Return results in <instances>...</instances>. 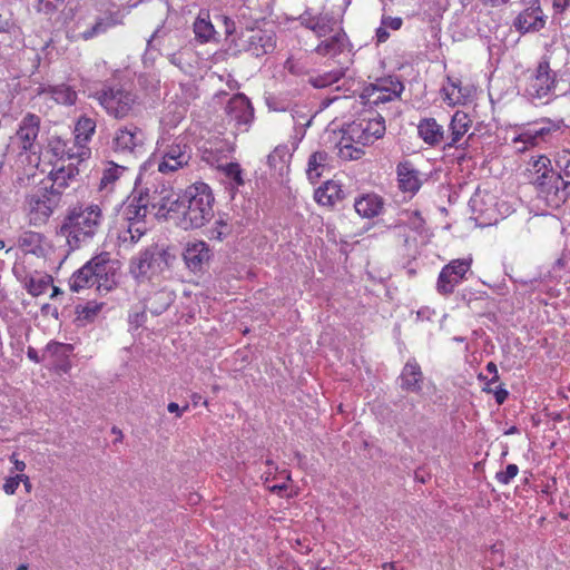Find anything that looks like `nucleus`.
<instances>
[{
	"instance_id": "20",
	"label": "nucleus",
	"mask_w": 570,
	"mask_h": 570,
	"mask_svg": "<svg viewBox=\"0 0 570 570\" xmlns=\"http://www.w3.org/2000/svg\"><path fill=\"white\" fill-rule=\"evenodd\" d=\"M244 50L252 56L259 58L274 51L276 40L273 35L266 33L262 30L252 32L244 40Z\"/></svg>"
},
{
	"instance_id": "23",
	"label": "nucleus",
	"mask_w": 570,
	"mask_h": 570,
	"mask_svg": "<svg viewBox=\"0 0 570 570\" xmlns=\"http://www.w3.org/2000/svg\"><path fill=\"white\" fill-rule=\"evenodd\" d=\"M350 41L343 29H338L322 40L315 48L320 56L336 57L345 50H350Z\"/></svg>"
},
{
	"instance_id": "17",
	"label": "nucleus",
	"mask_w": 570,
	"mask_h": 570,
	"mask_svg": "<svg viewBox=\"0 0 570 570\" xmlns=\"http://www.w3.org/2000/svg\"><path fill=\"white\" fill-rule=\"evenodd\" d=\"M78 174V168L69 164L68 166L52 169L43 181L47 183V187L50 190L58 193V197L62 202V196L66 194L71 183L76 180Z\"/></svg>"
},
{
	"instance_id": "19",
	"label": "nucleus",
	"mask_w": 570,
	"mask_h": 570,
	"mask_svg": "<svg viewBox=\"0 0 570 570\" xmlns=\"http://www.w3.org/2000/svg\"><path fill=\"white\" fill-rule=\"evenodd\" d=\"M423 379L420 364L415 358H409L399 376L400 387L406 392L421 393Z\"/></svg>"
},
{
	"instance_id": "45",
	"label": "nucleus",
	"mask_w": 570,
	"mask_h": 570,
	"mask_svg": "<svg viewBox=\"0 0 570 570\" xmlns=\"http://www.w3.org/2000/svg\"><path fill=\"white\" fill-rule=\"evenodd\" d=\"M442 92L444 95L443 99L448 105H459L465 99L460 80L454 81L450 79L449 83L442 88Z\"/></svg>"
},
{
	"instance_id": "27",
	"label": "nucleus",
	"mask_w": 570,
	"mask_h": 570,
	"mask_svg": "<svg viewBox=\"0 0 570 570\" xmlns=\"http://www.w3.org/2000/svg\"><path fill=\"white\" fill-rule=\"evenodd\" d=\"M195 39L200 43H207L217 40V32L213 26L209 12L202 10L193 23Z\"/></svg>"
},
{
	"instance_id": "51",
	"label": "nucleus",
	"mask_w": 570,
	"mask_h": 570,
	"mask_svg": "<svg viewBox=\"0 0 570 570\" xmlns=\"http://www.w3.org/2000/svg\"><path fill=\"white\" fill-rule=\"evenodd\" d=\"M63 3L65 0H35V9L38 13L52 16Z\"/></svg>"
},
{
	"instance_id": "31",
	"label": "nucleus",
	"mask_w": 570,
	"mask_h": 570,
	"mask_svg": "<svg viewBox=\"0 0 570 570\" xmlns=\"http://www.w3.org/2000/svg\"><path fill=\"white\" fill-rule=\"evenodd\" d=\"M91 267L88 261L71 275L69 278V287L72 292L78 293L81 289L90 288L96 285L94 281L95 272H92Z\"/></svg>"
},
{
	"instance_id": "36",
	"label": "nucleus",
	"mask_w": 570,
	"mask_h": 570,
	"mask_svg": "<svg viewBox=\"0 0 570 570\" xmlns=\"http://www.w3.org/2000/svg\"><path fill=\"white\" fill-rule=\"evenodd\" d=\"M554 131L557 130H552L550 127L547 126H541L539 128H532L523 131L514 139V141H520L525 145L535 146L541 141L547 142Z\"/></svg>"
},
{
	"instance_id": "3",
	"label": "nucleus",
	"mask_w": 570,
	"mask_h": 570,
	"mask_svg": "<svg viewBox=\"0 0 570 570\" xmlns=\"http://www.w3.org/2000/svg\"><path fill=\"white\" fill-rule=\"evenodd\" d=\"M102 220V210L98 205L78 203L67 209L58 235L66 238L71 250L79 249L94 239Z\"/></svg>"
},
{
	"instance_id": "2",
	"label": "nucleus",
	"mask_w": 570,
	"mask_h": 570,
	"mask_svg": "<svg viewBox=\"0 0 570 570\" xmlns=\"http://www.w3.org/2000/svg\"><path fill=\"white\" fill-rule=\"evenodd\" d=\"M214 203L212 188L197 181L176 196L174 219L185 230L200 228L214 217Z\"/></svg>"
},
{
	"instance_id": "44",
	"label": "nucleus",
	"mask_w": 570,
	"mask_h": 570,
	"mask_svg": "<svg viewBox=\"0 0 570 570\" xmlns=\"http://www.w3.org/2000/svg\"><path fill=\"white\" fill-rule=\"evenodd\" d=\"M20 35V27L11 18H3L0 14V47L9 45L12 39L18 38Z\"/></svg>"
},
{
	"instance_id": "15",
	"label": "nucleus",
	"mask_w": 570,
	"mask_h": 570,
	"mask_svg": "<svg viewBox=\"0 0 570 570\" xmlns=\"http://www.w3.org/2000/svg\"><path fill=\"white\" fill-rule=\"evenodd\" d=\"M91 269L95 272L94 281L97 291L110 292L116 286V268L109 257V253H101L90 261Z\"/></svg>"
},
{
	"instance_id": "61",
	"label": "nucleus",
	"mask_w": 570,
	"mask_h": 570,
	"mask_svg": "<svg viewBox=\"0 0 570 570\" xmlns=\"http://www.w3.org/2000/svg\"><path fill=\"white\" fill-rule=\"evenodd\" d=\"M168 60L171 65L178 67L180 70H185V59L183 52H175L168 56Z\"/></svg>"
},
{
	"instance_id": "41",
	"label": "nucleus",
	"mask_w": 570,
	"mask_h": 570,
	"mask_svg": "<svg viewBox=\"0 0 570 570\" xmlns=\"http://www.w3.org/2000/svg\"><path fill=\"white\" fill-rule=\"evenodd\" d=\"M104 305V303H98L96 301H88L85 304L77 305V320L85 323L94 322V320L102 309Z\"/></svg>"
},
{
	"instance_id": "52",
	"label": "nucleus",
	"mask_w": 570,
	"mask_h": 570,
	"mask_svg": "<svg viewBox=\"0 0 570 570\" xmlns=\"http://www.w3.org/2000/svg\"><path fill=\"white\" fill-rule=\"evenodd\" d=\"M40 242L41 235L36 232H24L18 239L19 246L28 252H35Z\"/></svg>"
},
{
	"instance_id": "38",
	"label": "nucleus",
	"mask_w": 570,
	"mask_h": 570,
	"mask_svg": "<svg viewBox=\"0 0 570 570\" xmlns=\"http://www.w3.org/2000/svg\"><path fill=\"white\" fill-rule=\"evenodd\" d=\"M126 170L125 166H119L115 163H109L101 173L98 188L99 190L112 189L115 183L120 178L122 173Z\"/></svg>"
},
{
	"instance_id": "58",
	"label": "nucleus",
	"mask_w": 570,
	"mask_h": 570,
	"mask_svg": "<svg viewBox=\"0 0 570 570\" xmlns=\"http://www.w3.org/2000/svg\"><path fill=\"white\" fill-rule=\"evenodd\" d=\"M20 484V480H18V474L13 476H9L4 480L2 489L6 494L12 495L16 493L18 487Z\"/></svg>"
},
{
	"instance_id": "62",
	"label": "nucleus",
	"mask_w": 570,
	"mask_h": 570,
	"mask_svg": "<svg viewBox=\"0 0 570 570\" xmlns=\"http://www.w3.org/2000/svg\"><path fill=\"white\" fill-rule=\"evenodd\" d=\"M52 150L57 156H60L61 158L67 157L70 159L73 157L72 154L66 150V144L61 140L57 141V144L52 147Z\"/></svg>"
},
{
	"instance_id": "47",
	"label": "nucleus",
	"mask_w": 570,
	"mask_h": 570,
	"mask_svg": "<svg viewBox=\"0 0 570 570\" xmlns=\"http://www.w3.org/2000/svg\"><path fill=\"white\" fill-rule=\"evenodd\" d=\"M459 281L441 269L436 279V292L442 296H449L454 292V288L459 285Z\"/></svg>"
},
{
	"instance_id": "40",
	"label": "nucleus",
	"mask_w": 570,
	"mask_h": 570,
	"mask_svg": "<svg viewBox=\"0 0 570 570\" xmlns=\"http://www.w3.org/2000/svg\"><path fill=\"white\" fill-rule=\"evenodd\" d=\"M345 76V69L338 68L331 71H326L324 73L311 76L308 78V83L314 88H326L334 83H337Z\"/></svg>"
},
{
	"instance_id": "64",
	"label": "nucleus",
	"mask_w": 570,
	"mask_h": 570,
	"mask_svg": "<svg viewBox=\"0 0 570 570\" xmlns=\"http://www.w3.org/2000/svg\"><path fill=\"white\" fill-rule=\"evenodd\" d=\"M508 396H509V392L502 385H500L495 389L494 399L499 405L503 404L507 401Z\"/></svg>"
},
{
	"instance_id": "54",
	"label": "nucleus",
	"mask_w": 570,
	"mask_h": 570,
	"mask_svg": "<svg viewBox=\"0 0 570 570\" xmlns=\"http://www.w3.org/2000/svg\"><path fill=\"white\" fill-rule=\"evenodd\" d=\"M222 151H223L222 142L210 144L209 147L204 148L203 159L210 165H215L216 163L219 161L220 157L218 156V154H220Z\"/></svg>"
},
{
	"instance_id": "32",
	"label": "nucleus",
	"mask_w": 570,
	"mask_h": 570,
	"mask_svg": "<svg viewBox=\"0 0 570 570\" xmlns=\"http://www.w3.org/2000/svg\"><path fill=\"white\" fill-rule=\"evenodd\" d=\"M493 204V197L491 195H480L475 194L473 197H471L469 202V206L472 209L474 214H478V217L480 219H483L485 224H492V220L495 223L497 218H492L491 213L493 209L488 206Z\"/></svg>"
},
{
	"instance_id": "11",
	"label": "nucleus",
	"mask_w": 570,
	"mask_h": 570,
	"mask_svg": "<svg viewBox=\"0 0 570 570\" xmlns=\"http://www.w3.org/2000/svg\"><path fill=\"white\" fill-rule=\"evenodd\" d=\"M140 196L144 197V203L147 205L149 213L154 214L157 218H174L175 208L174 202L177 195L174 194L171 188L166 186L146 187L138 190Z\"/></svg>"
},
{
	"instance_id": "5",
	"label": "nucleus",
	"mask_w": 570,
	"mask_h": 570,
	"mask_svg": "<svg viewBox=\"0 0 570 570\" xmlns=\"http://www.w3.org/2000/svg\"><path fill=\"white\" fill-rule=\"evenodd\" d=\"M170 254L167 249L151 245L129 261V274L138 283H149L170 266Z\"/></svg>"
},
{
	"instance_id": "60",
	"label": "nucleus",
	"mask_w": 570,
	"mask_h": 570,
	"mask_svg": "<svg viewBox=\"0 0 570 570\" xmlns=\"http://www.w3.org/2000/svg\"><path fill=\"white\" fill-rule=\"evenodd\" d=\"M410 225L413 229L420 232L423 228L424 219L420 212L415 210L411 214Z\"/></svg>"
},
{
	"instance_id": "39",
	"label": "nucleus",
	"mask_w": 570,
	"mask_h": 570,
	"mask_svg": "<svg viewBox=\"0 0 570 570\" xmlns=\"http://www.w3.org/2000/svg\"><path fill=\"white\" fill-rule=\"evenodd\" d=\"M328 159L327 153L315 151L313 153L307 161L306 174L311 183H316L322 176V170Z\"/></svg>"
},
{
	"instance_id": "14",
	"label": "nucleus",
	"mask_w": 570,
	"mask_h": 570,
	"mask_svg": "<svg viewBox=\"0 0 570 570\" xmlns=\"http://www.w3.org/2000/svg\"><path fill=\"white\" fill-rule=\"evenodd\" d=\"M472 121L468 114L456 110L452 116L446 134V141L443 145V150L450 149H465L468 147V139L463 140L466 132L470 130Z\"/></svg>"
},
{
	"instance_id": "25",
	"label": "nucleus",
	"mask_w": 570,
	"mask_h": 570,
	"mask_svg": "<svg viewBox=\"0 0 570 570\" xmlns=\"http://www.w3.org/2000/svg\"><path fill=\"white\" fill-rule=\"evenodd\" d=\"M183 256L187 267L193 272H198L203 264L209 261L210 250L205 242L199 240L188 244Z\"/></svg>"
},
{
	"instance_id": "29",
	"label": "nucleus",
	"mask_w": 570,
	"mask_h": 570,
	"mask_svg": "<svg viewBox=\"0 0 570 570\" xmlns=\"http://www.w3.org/2000/svg\"><path fill=\"white\" fill-rule=\"evenodd\" d=\"M355 212L363 218H373L377 216L382 208V198L375 194H366L355 199Z\"/></svg>"
},
{
	"instance_id": "42",
	"label": "nucleus",
	"mask_w": 570,
	"mask_h": 570,
	"mask_svg": "<svg viewBox=\"0 0 570 570\" xmlns=\"http://www.w3.org/2000/svg\"><path fill=\"white\" fill-rule=\"evenodd\" d=\"M336 24V21L333 16L328 13H320L316 14L315 23L313 24L312 31L318 37V38H326L327 36L335 32L334 26Z\"/></svg>"
},
{
	"instance_id": "18",
	"label": "nucleus",
	"mask_w": 570,
	"mask_h": 570,
	"mask_svg": "<svg viewBox=\"0 0 570 570\" xmlns=\"http://www.w3.org/2000/svg\"><path fill=\"white\" fill-rule=\"evenodd\" d=\"M417 135L430 147L442 146L446 141V134L435 118L425 117L417 124Z\"/></svg>"
},
{
	"instance_id": "35",
	"label": "nucleus",
	"mask_w": 570,
	"mask_h": 570,
	"mask_svg": "<svg viewBox=\"0 0 570 570\" xmlns=\"http://www.w3.org/2000/svg\"><path fill=\"white\" fill-rule=\"evenodd\" d=\"M43 92L49 95L56 102L65 106H72L77 100L76 90L66 83L55 86L49 85L43 89Z\"/></svg>"
},
{
	"instance_id": "1",
	"label": "nucleus",
	"mask_w": 570,
	"mask_h": 570,
	"mask_svg": "<svg viewBox=\"0 0 570 570\" xmlns=\"http://www.w3.org/2000/svg\"><path fill=\"white\" fill-rule=\"evenodd\" d=\"M385 119L376 111H364L357 119L345 125L336 142L337 155L343 160H357L364 155L363 147L374 144L385 134Z\"/></svg>"
},
{
	"instance_id": "7",
	"label": "nucleus",
	"mask_w": 570,
	"mask_h": 570,
	"mask_svg": "<svg viewBox=\"0 0 570 570\" xmlns=\"http://www.w3.org/2000/svg\"><path fill=\"white\" fill-rule=\"evenodd\" d=\"M60 204L58 193L50 190L47 183L41 181L36 189L26 196V209L30 224L40 226L47 223Z\"/></svg>"
},
{
	"instance_id": "28",
	"label": "nucleus",
	"mask_w": 570,
	"mask_h": 570,
	"mask_svg": "<svg viewBox=\"0 0 570 570\" xmlns=\"http://www.w3.org/2000/svg\"><path fill=\"white\" fill-rule=\"evenodd\" d=\"M176 295L167 287L153 293L146 299L147 309L154 315H160L175 302Z\"/></svg>"
},
{
	"instance_id": "6",
	"label": "nucleus",
	"mask_w": 570,
	"mask_h": 570,
	"mask_svg": "<svg viewBox=\"0 0 570 570\" xmlns=\"http://www.w3.org/2000/svg\"><path fill=\"white\" fill-rule=\"evenodd\" d=\"M193 149L186 137L160 138L154 158H159L158 171L161 174L175 173L189 165Z\"/></svg>"
},
{
	"instance_id": "55",
	"label": "nucleus",
	"mask_w": 570,
	"mask_h": 570,
	"mask_svg": "<svg viewBox=\"0 0 570 570\" xmlns=\"http://www.w3.org/2000/svg\"><path fill=\"white\" fill-rule=\"evenodd\" d=\"M226 176L232 179L237 186L244 185L243 170L237 163H229L225 167Z\"/></svg>"
},
{
	"instance_id": "33",
	"label": "nucleus",
	"mask_w": 570,
	"mask_h": 570,
	"mask_svg": "<svg viewBox=\"0 0 570 570\" xmlns=\"http://www.w3.org/2000/svg\"><path fill=\"white\" fill-rule=\"evenodd\" d=\"M96 131V120L87 115L78 118L75 125V141L79 147H85Z\"/></svg>"
},
{
	"instance_id": "34",
	"label": "nucleus",
	"mask_w": 570,
	"mask_h": 570,
	"mask_svg": "<svg viewBox=\"0 0 570 570\" xmlns=\"http://www.w3.org/2000/svg\"><path fill=\"white\" fill-rule=\"evenodd\" d=\"M361 104L364 106H379L396 99L392 94L383 90L375 83H372L363 89L360 95Z\"/></svg>"
},
{
	"instance_id": "63",
	"label": "nucleus",
	"mask_w": 570,
	"mask_h": 570,
	"mask_svg": "<svg viewBox=\"0 0 570 570\" xmlns=\"http://www.w3.org/2000/svg\"><path fill=\"white\" fill-rule=\"evenodd\" d=\"M9 461L12 463V469H11V472H23L24 469H26V463L20 460L17 455V453H12L10 456H9Z\"/></svg>"
},
{
	"instance_id": "59",
	"label": "nucleus",
	"mask_w": 570,
	"mask_h": 570,
	"mask_svg": "<svg viewBox=\"0 0 570 570\" xmlns=\"http://www.w3.org/2000/svg\"><path fill=\"white\" fill-rule=\"evenodd\" d=\"M381 23L389 29L399 30L402 27V19L399 17H383Z\"/></svg>"
},
{
	"instance_id": "10",
	"label": "nucleus",
	"mask_w": 570,
	"mask_h": 570,
	"mask_svg": "<svg viewBox=\"0 0 570 570\" xmlns=\"http://www.w3.org/2000/svg\"><path fill=\"white\" fill-rule=\"evenodd\" d=\"M225 115L228 122H233L239 132L249 131L254 120L255 110L249 98L243 94H235L225 106Z\"/></svg>"
},
{
	"instance_id": "49",
	"label": "nucleus",
	"mask_w": 570,
	"mask_h": 570,
	"mask_svg": "<svg viewBox=\"0 0 570 570\" xmlns=\"http://www.w3.org/2000/svg\"><path fill=\"white\" fill-rule=\"evenodd\" d=\"M375 85L396 98H399L404 90L402 81L397 77L392 76L377 80Z\"/></svg>"
},
{
	"instance_id": "13",
	"label": "nucleus",
	"mask_w": 570,
	"mask_h": 570,
	"mask_svg": "<svg viewBox=\"0 0 570 570\" xmlns=\"http://www.w3.org/2000/svg\"><path fill=\"white\" fill-rule=\"evenodd\" d=\"M41 119L38 115L26 114L18 125L16 134L11 137L10 145L19 150V154L36 153Z\"/></svg>"
},
{
	"instance_id": "57",
	"label": "nucleus",
	"mask_w": 570,
	"mask_h": 570,
	"mask_svg": "<svg viewBox=\"0 0 570 570\" xmlns=\"http://www.w3.org/2000/svg\"><path fill=\"white\" fill-rule=\"evenodd\" d=\"M297 20L299 21L301 26L312 30L316 20V16L313 14L312 10L307 8L302 14L298 16Z\"/></svg>"
},
{
	"instance_id": "46",
	"label": "nucleus",
	"mask_w": 570,
	"mask_h": 570,
	"mask_svg": "<svg viewBox=\"0 0 570 570\" xmlns=\"http://www.w3.org/2000/svg\"><path fill=\"white\" fill-rule=\"evenodd\" d=\"M52 279L50 276H30L24 281L26 291L32 296H39L43 294L50 286Z\"/></svg>"
},
{
	"instance_id": "24",
	"label": "nucleus",
	"mask_w": 570,
	"mask_h": 570,
	"mask_svg": "<svg viewBox=\"0 0 570 570\" xmlns=\"http://www.w3.org/2000/svg\"><path fill=\"white\" fill-rule=\"evenodd\" d=\"M73 347L71 344L50 341L45 348L43 358H51V365L67 373L70 368L69 355Z\"/></svg>"
},
{
	"instance_id": "53",
	"label": "nucleus",
	"mask_w": 570,
	"mask_h": 570,
	"mask_svg": "<svg viewBox=\"0 0 570 570\" xmlns=\"http://www.w3.org/2000/svg\"><path fill=\"white\" fill-rule=\"evenodd\" d=\"M519 468L514 463H510L507 465L504 471H499L495 474V479L501 484H509L518 474Z\"/></svg>"
},
{
	"instance_id": "43",
	"label": "nucleus",
	"mask_w": 570,
	"mask_h": 570,
	"mask_svg": "<svg viewBox=\"0 0 570 570\" xmlns=\"http://www.w3.org/2000/svg\"><path fill=\"white\" fill-rule=\"evenodd\" d=\"M442 269L445 271L449 274V276H452L455 279H458L459 283L461 284L465 279L468 272H470L471 269V259H453L449 264L443 266Z\"/></svg>"
},
{
	"instance_id": "50",
	"label": "nucleus",
	"mask_w": 570,
	"mask_h": 570,
	"mask_svg": "<svg viewBox=\"0 0 570 570\" xmlns=\"http://www.w3.org/2000/svg\"><path fill=\"white\" fill-rule=\"evenodd\" d=\"M111 23L105 19H98L90 28L79 32L75 37L81 38L83 40L92 39L101 33H105Z\"/></svg>"
},
{
	"instance_id": "56",
	"label": "nucleus",
	"mask_w": 570,
	"mask_h": 570,
	"mask_svg": "<svg viewBox=\"0 0 570 570\" xmlns=\"http://www.w3.org/2000/svg\"><path fill=\"white\" fill-rule=\"evenodd\" d=\"M265 104L269 111L279 112L285 111L287 109L286 105L282 100L272 95L265 97Z\"/></svg>"
},
{
	"instance_id": "9",
	"label": "nucleus",
	"mask_w": 570,
	"mask_h": 570,
	"mask_svg": "<svg viewBox=\"0 0 570 570\" xmlns=\"http://www.w3.org/2000/svg\"><path fill=\"white\" fill-rule=\"evenodd\" d=\"M554 89L556 72L550 68L547 59L541 60L528 80L525 94L533 100L548 102L556 96Z\"/></svg>"
},
{
	"instance_id": "16",
	"label": "nucleus",
	"mask_w": 570,
	"mask_h": 570,
	"mask_svg": "<svg viewBox=\"0 0 570 570\" xmlns=\"http://www.w3.org/2000/svg\"><path fill=\"white\" fill-rule=\"evenodd\" d=\"M546 19L540 4H531L515 17L513 27L522 35L538 32L544 28Z\"/></svg>"
},
{
	"instance_id": "12",
	"label": "nucleus",
	"mask_w": 570,
	"mask_h": 570,
	"mask_svg": "<svg viewBox=\"0 0 570 570\" xmlns=\"http://www.w3.org/2000/svg\"><path fill=\"white\" fill-rule=\"evenodd\" d=\"M146 134L134 124L120 126L112 138V149L117 154L138 156L145 151Z\"/></svg>"
},
{
	"instance_id": "26",
	"label": "nucleus",
	"mask_w": 570,
	"mask_h": 570,
	"mask_svg": "<svg viewBox=\"0 0 570 570\" xmlns=\"http://www.w3.org/2000/svg\"><path fill=\"white\" fill-rule=\"evenodd\" d=\"M345 193L342 186L334 181L327 180L321 185L314 193L315 202L321 206L334 207L337 203L343 200Z\"/></svg>"
},
{
	"instance_id": "21",
	"label": "nucleus",
	"mask_w": 570,
	"mask_h": 570,
	"mask_svg": "<svg viewBox=\"0 0 570 570\" xmlns=\"http://www.w3.org/2000/svg\"><path fill=\"white\" fill-rule=\"evenodd\" d=\"M147 205L144 197L137 189L121 204L119 214L127 223L145 222L148 214Z\"/></svg>"
},
{
	"instance_id": "22",
	"label": "nucleus",
	"mask_w": 570,
	"mask_h": 570,
	"mask_svg": "<svg viewBox=\"0 0 570 570\" xmlns=\"http://www.w3.org/2000/svg\"><path fill=\"white\" fill-rule=\"evenodd\" d=\"M397 181L399 188L404 193H410L412 195L416 194L421 188L422 180L420 178V171L414 167V165L404 160L399 163L396 166Z\"/></svg>"
},
{
	"instance_id": "48",
	"label": "nucleus",
	"mask_w": 570,
	"mask_h": 570,
	"mask_svg": "<svg viewBox=\"0 0 570 570\" xmlns=\"http://www.w3.org/2000/svg\"><path fill=\"white\" fill-rule=\"evenodd\" d=\"M232 233V226L223 216H218L214 226L208 230L209 239L223 240Z\"/></svg>"
},
{
	"instance_id": "8",
	"label": "nucleus",
	"mask_w": 570,
	"mask_h": 570,
	"mask_svg": "<svg viewBox=\"0 0 570 570\" xmlns=\"http://www.w3.org/2000/svg\"><path fill=\"white\" fill-rule=\"evenodd\" d=\"M97 99L109 116L122 119L129 116L132 110L136 96L121 86H112L98 92Z\"/></svg>"
},
{
	"instance_id": "4",
	"label": "nucleus",
	"mask_w": 570,
	"mask_h": 570,
	"mask_svg": "<svg viewBox=\"0 0 570 570\" xmlns=\"http://www.w3.org/2000/svg\"><path fill=\"white\" fill-rule=\"evenodd\" d=\"M528 180L534 186L538 197L546 202L549 207H560L570 196L568 187L561 173L552 167L547 156L532 158L525 170Z\"/></svg>"
},
{
	"instance_id": "37",
	"label": "nucleus",
	"mask_w": 570,
	"mask_h": 570,
	"mask_svg": "<svg viewBox=\"0 0 570 570\" xmlns=\"http://www.w3.org/2000/svg\"><path fill=\"white\" fill-rule=\"evenodd\" d=\"M146 232V222L127 223V228L119 234V240L126 248H129L138 243Z\"/></svg>"
},
{
	"instance_id": "30",
	"label": "nucleus",
	"mask_w": 570,
	"mask_h": 570,
	"mask_svg": "<svg viewBox=\"0 0 570 570\" xmlns=\"http://www.w3.org/2000/svg\"><path fill=\"white\" fill-rule=\"evenodd\" d=\"M292 155L287 146H277L267 157V164L274 175L283 178L288 174Z\"/></svg>"
}]
</instances>
